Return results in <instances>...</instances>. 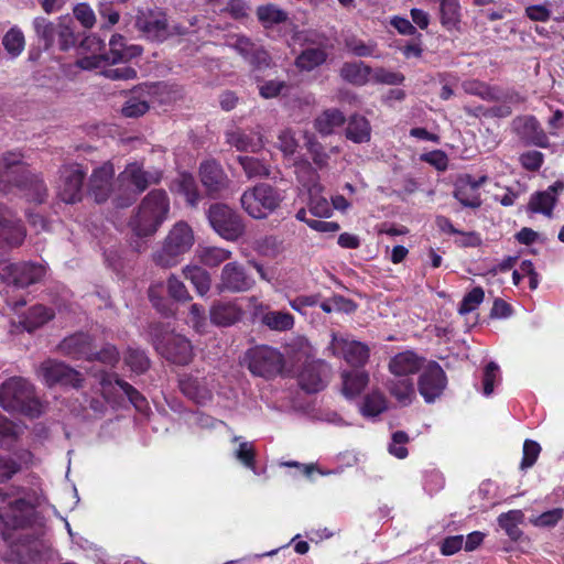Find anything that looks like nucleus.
<instances>
[{
  "label": "nucleus",
  "instance_id": "nucleus-1",
  "mask_svg": "<svg viewBox=\"0 0 564 564\" xmlns=\"http://www.w3.org/2000/svg\"><path fill=\"white\" fill-rule=\"evenodd\" d=\"M21 154L8 153L0 161V186L9 191V185L14 184L24 192L26 199L42 203L46 195V187L42 180L31 175L22 165Z\"/></svg>",
  "mask_w": 564,
  "mask_h": 564
},
{
  "label": "nucleus",
  "instance_id": "nucleus-2",
  "mask_svg": "<svg viewBox=\"0 0 564 564\" xmlns=\"http://www.w3.org/2000/svg\"><path fill=\"white\" fill-rule=\"evenodd\" d=\"M0 406L8 412L30 417L42 413V404L35 395L34 387L20 377H12L0 386Z\"/></svg>",
  "mask_w": 564,
  "mask_h": 564
},
{
  "label": "nucleus",
  "instance_id": "nucleus-3",
  "mask_svg": "<svg viewBox=\"0 0 564 564\" xmlns=\"http://www.w3.org/2000/svg\"><path fill=\"white\" fill-rule=\"evenodd\" d=\"M169 210L166 193L161 189L152 191L143 198L137 215L130 221V227L139 237L153 235L166 219Z\"/></svg>",
  "mask_w": 564,
  "mask_h": 564
},
{
  "label": "nucleus",
  "instance_id": "nucleus-4",
  "mask_svg": "<svg viewBox=\"0 0 564 564\" xmlns=\"http://www.w3.org/2000/svg\"><path fill=\"white\" fill-rule=\"evenodd\" d=\"M160 180L158 172H148L137 163H130L119 174L117 178V191L115 193V205L117 207H128L132 205L138 195L145 191L152 183Z\"/></svg>",
  "mask_w": 564,
  "mask_h": 564
},
{
  "label": "nucleus",
  "instance_id": "nucleus-5",
  "mask_svg": "<svg viewBox=\"0 0 564 564\" xmlns=\"http://www.w3.org/2000/svg\"><path fill=\"white\" fill-rule=\"evenodd\" d=\"M283 198L279 189L267 183H259L242 193L240 204L250 217L264 219L280 207Z\"/></svg>",
  "mask_w": 564,
  "mask_h": 564
},
{
  "label": "nucleus",
  "instance_id": "nucleus-6",
  "mask_svg": "<svg viewBox=\"0 0 564 564\" xmlns=\"http://www.w3.org/2000/svg\"><path fill=\"white\" fill-rule=\"evenodd\" d=\"M134 25L141 35L152 42H163L167 37L187 33L185 28L170 25L166 14L160 9H140Z\"/></svg>",
  "mask_w": 564,
  "mask_h": 564
},
{
  "label": "nucleus",
  "instance_id": "nucleus-7",
  "mask_svg": "<svg viewBox=\"0 0 564 564\" xmlns=\"http://www.w3.org/2000/svg\"><path fill=\"white\" fill-rule=\"evenodd\" d=\"M195 242L193 229L185 221L176 223L165 238L160 251L154 254V261L161 267H172L177 258L191 250Z\"/></svg>",
  "mask_w": 564,
  "mask_h": 564
},
{
  "label": "nucleus",
  "instance_id": "nucleus-8",
  "mask_svg": "<svg viewBox=\"0 0 564 564\" xmlns=\"http://www.w3.org/2000/svg\"><path fill=\"white\" fill-rule=\"evenodd\" d=\"M142 54V47L139 45H127L126 39L121 34H113L109 40V52L107 54L84 56L77 61L82 69L97 70L106 62L111 65L127 64L134 57Z\"/></svg>",
  "mask_w": 564,
  "mask_h": 564
},
{
  "label": "nucleus",
  "instance_id": "nucleus-9",
  "mask_svg": "<svg viewBox=\"0 0 564 564\" xmlns=\"http://www.w3.org/2000/svg\"><path fill=\"white\" fill-rule=\"evenodd\" d=\"M212 228L225 240L237 241L245 234L241 216L226 204H213L207 212Z\"/></svg>",
  "mask_w": 564,
  "mask_h": 564
},
{
  "label": "nucleus",
  "instance_id": "nucleus-10",
  "mask_svg": "<svg viewBox=\"0 0 564 564\" xmlns=\"http://www.w3.org/2000/svg\"><path fill=\"white\" fill-rule=\"evenodd\" d=\"M153 344L158 352L176 365H187L193 358L189 340L173 332L153 334Z\"/></svg>",
  "mask_w": 564,
  "mask_h": 564
},
{
  "label": "nucleus",
  "instance_id": "nucleus-11",
  "mask_svg": "<svg viewBox=\"0 0 564 564\" xmlns=\"http://www.w3.org/2000/svg\"><path fill=\"white\" fill-rule=\"evenodd\" d=\"M246 361L254 376L271 378L281 371L283 356L269 346H257L247 351Z\"/></svg>",
  "mask_w": 564,
  "mask_h": 564
},
{
  "label": "nucleus",
  "instance_id": "nucleus-12",
  "mask_svg": "<svg viewBox=\"0 0 564 564\" xmlns=\"http://www.w3.org/2000/svg\"><path fill=\"white\" fill-rule=\"evenodd\" d=\"M0 279L8 286L23 289L39 282L46 273L44 265L32 262L0 263Z\"/></svg>",
  "mask_w": 564,
  "mask_h": 564
},
{
  "label": "nucleus",
  "instance_id": "nucleus-13",
  "mask_svg": "<svg viewBox=\"0 0 564 564\" xmlns=\"http://www.w3.org/2000/svg\"><path fill=\"white\" fill-rule=\"evenodd\" d=\"M34 507L25 499H15L0 507V521L4 539H10L11 530L25 529L34 516Z\"/></svg>",
  "mask_w": 564,
  "mask_h": 564
},
{
  "label": "nucleus",
  "instance_id": "nucleus-14",
  "mask_svg": "<svg viewBox=\"0 0 564 564\" xmlns=\"http://www.w3.org/2000/svg\"><path fill=\"white\" fill-rule=\"evenodd\" d=\"M330 337L328 350H330L334 356L343 357L354 367H362L367 364L370 349L366 344L355 340L349 335L332 333Z\"/></svg>",
  "mask_w": 564,
  "mask_h": 564
},
{
  "label": "nucleus",
  "instance_id": "nucleus-15",
  "mask_svg": "<svg viewBox=\"0 0 564 564\" xmlns=\"http://www.w3.org/2000/svg\"><path fill=\"white\" fill-rule=\"evenodd\" d=\"M86 171L79 164L65 165L59 171L57 195L67 204L79 202L83 197V185Z\"/></svg>",
  "mask_w": 564,
  "mask_h": 564
},
{
  "label": "nucleus",
  "instance_id": "nucleus-16",
  "mask_svg": "<svg viewBox=\"0 0 564 564\" xmlns=\"http://www.w3.org/2000/svg\"><path fill=\"white\" fill-rule=\"evenodd\" d=\"M39 372L47 386L62 384L78 388L83 381L80 372L57 360L48 359L42 362Z\"/></svg>",
  "mask_w": 564,
  "mask_h": 564
},
{
  "label": "nucleus",
  "instance_id": "nucleus-17",
  "mask_svg": "<svg viewBox=\"0 0 564 564\" xmlns=\"http://www.w3.org/2000/svg\"><path fill=\"white\" fill-rule=\"evenodd\" d=\"M199 177L208 196L220 197L230 186V180L215 160L204 161L199 166Z\"/></svg>",
  "mask_w": 564,
  "mask_h": 564
},
{
  "label": "nucleus",
  "instance_id": "nucleus-18",
  "mask_svg": "<svg viewBox=\"0 0 564 564\" xmlns=\"http://www.w3.org/2000/svg\"><path fill=\"white\" fill-rule=\"evenodd\" d=\"M254 279L239 262H228L220 273L218 289L231 293L247 292L254 285Z\"/></svg>",
  "mask_w": 564,
  "mask_h": 564
},
{
  "label": "nucleus",
  "instance_id": "nucleus-19",
  "mask_svg": "<svg viewBox=\"0 0 564 564\" xmlns=\"http://www.w3.org/2000/svg\"><path fill=\"white\" fill-rule=\"evenodd\" d=\"M115 169L111 163H105L94 170L89 180V194L97 203L106 202L110 196L115 203L117 182L112 184Z\"/></svg>",
  "mask_w": 564,
  "mask_h": 564
},
{
  "label": "nucleus",
  "instance_id": "nucleus-20",
  "mask_svg": "<svg viewBox=\"0 0 564 564\" xmlns=\"http://www.w3.org/2000/svg\"><path fill=\"white\" fill-rule=\"evenodd\" d=\"M446 387V376L436 362H430L419 379V392L427 403L437 399Z\"/></svg>",
  "mask_w": 564,
  "mask_h": 564
},
{
  "label": "nucleus",
  "instance_id": "nucleus-21",
  "mask_svg": "<svg viewBox=\"0 0 564 564\" xmlns=\"http://www.w3.org/2000/svg\"><path fill=\"white\" fill-rule=\"evenodd\" d=\"M564 191V182L556 181L545 191L535 192L531 195L528 209L534 214H542L552 217L553 209L557 203L558 195Z\"/></svg>",
  "mask_w": 564,
  "mask_h": 564
},
{
  "label": "nucleus",
  "instance_id": "nucleus-22",
  "mask_svg": "<svg viewBox=\"0 0 564 564\" xmlns=\"http://www.w3.org/2000/svg\"><path fill=\"white\" fill-rule=\"evenodd\" d=\"M25 230L19 220L14 219L11 212L0 207V245L15 248L22 245Z\"/></svg>",
  "mask_w": 564,
  "mask_h": 564
},
{
  "label": "nucleus",
  "instance_id": "nucleus-23",
  "mask_svg": "<svg viewBox=\"0 0 564 564\" xmlns=\"http://www.w3.org/2000/svg\"><path fill=\"white\" fill-rule=\"evenodd\" d=\"M58 349L65 356L93 361L91 338L87 334L78 333L64 338Z\"/></svg>",
  "mask_w": 564,
  "mask_h": 564
},
{
  "label": "nucleus",
  "instance_id": "nucleus-24",
  "mask_svg": "<svg viewBox=\"0 0 564 564\" xmlns=\"http://www.w3.org/2000/svg\"><path fill=\"white\" fill-rule=\"evenodd\" d=\"M242 315V308L234 301H217L209 310L212 323L223 327L231 326L239 322Z\"/></svg>",
  "mask_w": 564,
  "mask_h": 564
},
{
  "label": "nucleus",
  "instance_id": "nucleus-25",
  "mask_svg": "<svg viewBox=\"0 0 564 564\" xmlns=\"http://www.w3.org/2000/svg\"><path fill=\"white\" fill-rule=\"evenodd\" d=\"M423 366V358L411 350L397 354L390 359L389 370L394 377L410 378Z\"/></svg>",
  "mask_w": 564,
  "mask_h": 564
},
{
  "label": "nucleus",
  "instance_id": "nucleus-26",
  "mask_svg": "<svg viewBox=\"0 0 564 564\" xmlns=\"http://www.w3.org/2000/svg\"><path fill=\"white\" fill-rule=\"evenodd\" d=\"M328 367L324 362L307 365L300 375V384L308 393L323 390L326 387Z\"/></svg>",
  "mask_w": 564,
  "mask_h": 564
},
{
  "label": "nucleus",
  "instance_id": "nucleus-27",
  "mask_svg": "<svg viewBox=\"0 0 564 564\" xmlns=\"http://www.w3.org/2000/svg\"><path fill=\"white\" fill-rule=\"evenodd\" d=\"M226 142L241 152H259L263 145L262 135L258 132H245L240 129H231L226 132Z\"/></svg>",
  "mask_w": 564,
  "mask_h": 564
},
{
  "label": "nucleus",
  "instance_id": "nucleus-28",
  "mask_svg": "<svg viewBox=\"0 0 564 564\" xmlns=\"http://www.w3.org/2000/svg\"><path fill=\"white\" fill-rule=\"evenodd\" d=\"M516 129L521 138L528 143L544 148L547 144V137L541 128L540 122L532 116L514 120Z\"/></svg>",
  "mask_w": 564,
  "mask_h": 564
},
{
  "label": "nucleus",
  "instance_id": "nucleus-29",
  "mask_svg": "<svg viewBox=\"0 0 564 564\" xmlns=\"http://www.w3.org/2000/svg\"><path fill=\"white\" fill-rule=\"evenodd\" d=\"M181 391L197 404H205L212 400L213 393L206 379L184 376L180 379Z\"/></svg>",
  "mask_w": 564,
  "mask_h": 564
},
{
  "label": "nucleus",
  "instance_id": "nucleus-30",
  "mask_svg": "<svg viewBox=\"0 0 564 564\" xmlns=\"http://www.w3.org/2000/svg\"><path fill=\"white\" fill-rule=\"evenodd\" d=\"M343 394L348 398H355L361 393L369 382V375L366 371L351 370L341 373Z\"/></svg>",
  "mask_w": 564,
  "mask_h": 564
},
{
  "label": "nucleus",
  "instance_id": "nucleus-31",
  "mask_svg": "<svg viewBox=\"0 0 564 564\" xmlns=\"http://www.w3.org/2000/svg\"><path fill=\"white\" fill-rule=\"evenodd\" d=\"M308 212L319 218H328L333 214V207L325 196L322 195V186L314 183L308 188Z\"/></svg>",
  "mask_w": 564,
  "mask_h": 564
},
{
  "label": "nucleus",
  "instance_id": "nucleus-32",
  "mask_svg": "<svg viewBox=\"0 0 564 564\" xmlns=\"http://www.w3.org/2000/svg\"><path fill=\"white\" fill-rule=\"evenodd\" d=\"M341 77L358 86L371 82L372 68L362 62L345 63L340 69Z\"/></svg>",
  "mask_w": 564,
  "mask_h": 564
},
{
  "label": "nucleus",
  "instance_id": "nucleus-33",
  "mask_svg": "<svg viewBox=\"0 0 564 564\" xmlns=\"http://www.w3.org/2000/svg\"><path fill=\"white\" fill-rule=\"evenodd\" d=\"M392 397L402 405H409L415 398V390L411 378L395 377L388 384Z\"/></svg>",
  "mask_w": 564,
  "mask_h": 564
},
{
  "label": "nucleus",
  "instance_id": "nucleus-34",
  "mask_svg": "<svg viewBox=\"0 0 564 564\" xmlns=\"http://www.w3.org/2000/svg\"><path fill=\"white\" fill-rule=\"evenodd\" d=\"M173 188L183 195L191 206H195L200 198L195 178L189 173H180L173 183Z\"/></svg>",
  "mask_w": 564,
  "mask_h": 564
},
{
  "label": "nucleus",
  "instance_id": "nucleus-35",
  "mask_svg": "<svg viewBox=\"0 0 564 564\" xmlns=\"http://www.w3.org/2000/svg\"><path fill=\"white\" fill-rule=\"evenodd\" d=\"M345 116L338 109H327L321 113L314 122L315 129L323 135L332 134L335 129L341 127Z\"/></svg>",
  "mask_w": 564,
  "mask_h": 564
},
{
  "label": "nucleus",
  "instance_id": "nucleus-36",
  "mask_svg": "<svg viewBox=\"0 0 564 564\" xmlns=\"http://www.w3.org/2000/svg\"><path fill=\"white\" fill-rule=\"evenodd\" d=\"M346 137L355 143H365L370 140L371 127L369 121L361 116H352L348 120Z\"/></svg>",
  "mask_w": 564,
  "mask_h": 564
},
{
  "label": "nucleus",
  "instance_id": "nucleus-37",
  "mask_svg": "<svg viewBox=\"0 0 564 564\" xmlns=\"http://www.w3.org/2000/svg\"><path fill=\"white\" fill-rule=\"evenodd\" d=\"M52 318V310L43 305H34L29 310L28 314L22 319H20L19 323L23 329L31 333L34 329L47 323Z\"/></svg>",
  "mask_w": 564,
  "mask_h": 564
},
{
  "label": "nucleus",
  "instance_id": "nucleus-38",
  "mask_svg": "<svg viewBox=\"0 0 564 564\" xmlns=\"http://www.w3.org/2000/svg\"><path fill=\"white\" fill-rule=\"evenodd\" d=\"M327 58V53L322 47H307L295 59L299 69L311 72L322 65Z\"/></svg>",
  "mask_w": 564,
  "mask_h": 564
},
{
  "label": "nucleus",
  "instance_id": "nucleus-39",
  "mask_svg": "<svg viewBox=\"0 0 564 564\" xmlns=\"http://www.w3.org/2000/svg\"><path fill=\"white\" fill-rule=\"evenodd\" d=\"M257 18L264 28H272L289 19L286 11L273 3L260 6L257 9Z\"/></svg>",
  "mask_w": 564,
  "mask_h": 564
},
{
  "label": "nucleus",
  "instance_id": "nucleus-40",
  "mask_svg": "<svg viewBox=\"0 0 564 564\" xmlns=\"http://www.w3.org/2000/svg\"><path fill=\"white\" fill-rule=\"evenodd\" d=\"M238 162L249 180L270 176V165L262 159L239 155Z\"/></svg>",
  "mask_w": 564,
  "mask_h": 564
},
{
  "label": "nucleus",
  "instance_id": "nucleus-41",
  "mask_svg": "<svg viewBox=\"0 0 564 564\" xmlns=\"http://www.w3.org/2000/svg\"><path fill=\"white\" fill-rule=\"evenodd\" d=\"M199 261L207 267H218L231 258L232 252L228 249L206 246L197 250Z\"/></svg>",
  "mask_w": 564,
  "mask_h": 564
},
{
  "label": "nucleus",
  "instance_id": "nucleus-42",
  "mask_svg": "<svg viewBox=\"0 0 564 564\" xmlns=\"http://www.w3.org/2000/svg\"><path fill=\"white\" fill-rule=\"evenodd\" d=\"M441 23L448 30L455 29L460 21L459 0H440Z\"/></svg>",
  "mask_w": 564,
  "mask_h": 564
},
{
  "label": "nucleus",
  "instance_id": "nucleus-43",
  "mask_svg": "<svg viewBox=\"0 0 564 564\" xmlns=\"http://www.w3.org/2000/svg\"><path fill=\"white\" fill-rule=\"evenodd\" d=\"M32 24L36 37L43 42L44 48L48 50L50 47H52L56 36L57 25H55L48 19L43 17H36L33 20Z\"/></svg>",
  "mask_w": 564,
  "mask_h": 564
},
{
  "label": "nucleus",
  "instance_id": "nucleus-44",
  "mask_svg": "<svg viewBox=\"0 0 564 564\" xmlns=\"http://www.w3.org/2000/svg\"><path fill=\"white\" fill-rule=\"evenodd\" d=\"M252 247L263 257L275 258L283 251V241L276 236L268 235L256 239Z\"/></svg>",
  "mask_w": 564,
  "mask_h": 564
},
{
  "label": "nucleus",
  "instance_id": "nucleus-45",
  "mask_svg": "<svg viewBox=\"0 0 564 564\" xmlns=\"http://www.w3.org/2000/svg\"><path fill=\"white\" fill-rule=\"evenodd\" d=\"M523 518L524 514L521 510H510L499 516L498 523L510 539L518 540L522 533L518 525L523 521Z\"/></svg>",
  "mask_w": 564,
  "mask_h": 564
},
{
  "label": "nucleus",
  "instance_id": "nucleus-46",
  "mask_svg": "<svg viewBox=\"0 0 564 564\" xmlns=\"http://www.w3.org/2000/svg\"><path fill=\"white\" fill-rule=\"evenodd\" d=\"M184 275L192 282L196 291L204 295L210 289V275L209 273L198 265H188L184 269Z\"/></svg>",
  "mask_w": 564,
  "mask_h": 564
},
{
  "label": "nucleus",
  "instance_id": "nucleus-47",
  "mask_svg": "<svg viewBox=\"0 0 564 564\" xmlns=\"http://www.w3.org/2000/svg\"><path fill=\"white\" fill-rule=\"evenodd\" d=\"M262 323L272 330L284 332L294 326V317L288 312L271 311L262 316Z\"/></svg>",
  "mask_w": 564,
  "mask_h": 564
},
{
  "label": "nucleus",
  "instance_id": "nucleus-48",
  "mask_svg": "<svg viewBox=\"0 0 564 564\" xmlns=\"http://www.w3.org/2000/svg\"><path fill=\"white\" fill-rule=\"evenodd\" d=\"M387 409V400L379 391L368 393L360 406V412L366 417H375Z\"/></svg>",
  "mask_w": 564,
  "mask_h": 564
},
{
  "label": "nucleus",
  "instance_id": "nucleus-49",
  "mask_svg": "<svg viewBox=\"0 0 564 564\" xmlns=\"http://www.w3.org/2000/svg\"><path fill=\"white\" fill-rule=\"evenodd\" d=\"M97 69L102 76L111 80H130L137 77V70L133 67L127 64L111 65L110 61Z\"/></svg>",
  "mask_w": 564,
  "mask_h": 564
},
{
  "label": "nucleus",
  "instance_id": "nucleus-50",
  "mask_svg": "<svg viewBox=\"0 0 564 564\" xmlns=\"http://www.w3.org/2000/svg\"><path fill=\"white\" fill-rule=\"evenodd\" d=\"M454 197L464 207L478 208L481 205L479 193L471 189L470 186L462 180L455 187Z\"/></svg>",
  "mask_w": 564,
  "mask_h": 564
},
{
  "label": "nucleus",
  "instance_id": "nucleus-51",
  "mask_svg": "<svg viewBox=\"0 0 564 564\" xmlns=\"http://www.w3.org/2000/svg\"><path fill=\"white\" fill-rule=\"evenodd\" d=\"M2 44L6 51L12 56H19L25 45L24 35L18 28H11L3 36Z\"/></svg>",
  "mask_w": 564,
  "mask_h": 564
},
{
  "label": "nucleus",
  "instance_id": "nucleus-52",
  "mask_svg": "<svg viewBox=\"0 0 564 564\" xmlns=\"http://www.w3.org/2000/svg\"><path fill=\"white\" fill-rule=\"evenodd\" d=\"M232 442H239L238 448L234 452L235 458L247 468L256 470V451L253 444L251 442L241 441L240 436H234Z\"/></svg>",
  "mask_w": 564,
  "mask_h": 564
},
{
  "label": "nucleus",
  "instance_id": "nucleus-53",
  "mask_svg": "<svg viewBox=\"0 0 564 564\" xmlns=\"http://www.w3.org/2000/svg\"><path fill=\"white\" fill-rule=\"evenodd\" d=\"M346 48L354 55L359 57L373 56L377 44L372 41L365 42L356 36H349L345 40Z\"/></svg>",
  "mask_w": 564,
  "mask_h": 564
},
{
  "label": "nucleus",
  "instance_id": "nucleus-54",
  "mask_svg": "<svg viewBox=\"0 0 564 564\" xmlns=\"http://www.w3.org/2000/svg\"><path fill=\"white\" fill-rule=\"evenodd\" d=\"M124 364L132 371L142 373L149 368L150 360L143 350L129 348L124 355Z\"/></svg>",
  "mask_w": 564,
  "mask_h": 564
},
{
  "label": "nucleus",
  "instance_id": "nucleus-55",
  "mask_svg": "<svg viewBox=\"0 0 564 564\" xmlns=\"http://www.w3.org/2000/svg\"><path fill=\"white\" fill-rule=\"evenodd\" d=\"M485 292L480 286L474 288L470 292H468L462 300L458 313L460 315H466L473 311H475L484 301Z\"/></svg>",
  "mask_w": 564,
  "mask_h": 564
},
{
  "label": "nucleus",
  "instance_id": "nucleus-56",
  "mask_svg": "<svg viewBox=\"0 0 564 564\" xmlns=\"http://www.w3.org/2000/svg\"><path fill=\"white\" fill-rule=\"evenodd\" d=\"M149 109V101L140 96H131L122 107V115L128 118H135L144 115Z\"/></svg>",
  "mask_w": 564,
  "mask_h": 564
},
{
  "label": "nucleus",
  "instance_id": "nucleus-57",
  "mask_svg": "<svg viewBox=\"0 0 564 564\" xmlns=\"http://www.w3.org/2000/svg\"><path fill=\"white\" fill-rule=\"evenodd\" d=\"M500 381V369L499 366L490 361L485 370H484V378H482V393L486 397H489L494 392L495 384Z\"/></svg>",
  "mask_w": 564,
  "mask_h": 564
},
{
  "label": "nucleus",
  "instance_id": "nucleus-58",
  "mask_svg": "<svg viewBox=\"0 0 564 564\" xmlns=\"http://www.w3.org/2000/svg\"><path fill=\"white\" fill-rule=\"evenodd\" d=\"M405 77L402 73L392 72L383 67L372 69L371 82L384 85H400Z\"/></svg>",
  "mask_w": 564,
  "mask_h": 564
},
{
  "label": "nucleus",
  "instance_id": "nucleus-59",
  "mask_svg": "<svg viewBox=\"0 0 564 564\" xmlns=\"http://www.w3.org/2000/svg\"><path fill=\"white\" fill-rule=\"evenodd\" d=\"M564 509L554 508L530 519V522L539 528H552L563 518Z\"/></svg>",
  "mask_w": 564,
  "mask_h": 564
},
{
  "label": "nucleus",
  "instance_id": "nucleus-60",
  "mask_svg": "<svg viewBox=\"0 0 564 564\" xmlns=\"http://www.w3.org/2000/svg\"><path fill=\"white\" fill-rule=\"evenodd\" d=\"M73 13L83 28H94L96 23V14L88 3L82 2L76 4L73 9Z\"/></svg>",
  "mask_w": 564,
  "mask_h": 564
},
{
  "label": "nucleus",
  "instance_id": "nucleus-61",
  "mask_svg": "<svg viewBox=\"0 0 564 564\" xmlns=\"http://www.w3.org/2000/svg\"><path fill=\"white\" fill-rule=\"evenodd\" d=\"M409 442V436L402 431L394 432L389 443L388 451L391 455L399 459L408 456L405 444Z\"/></svg>",
  "mask_w": 564,
  "mask_h": 564
},
{
  "label": "nucleus",
  "instance_id": "nucleus-62",
  "mask_svg": "<svg viewBox=\"0 0 564 564\" xmlns=\"http://www.w3.org/2000/svg\"><path fill=\"white\" fill-rule=\"evenodd\" d=\"M319 306L325 313H332L334 311L350 313L356 308L351 301L346 300L340 295H336L327 301L322 302Z\"/></svg>",
  "mask_w": 564,
  "mask_h": 564
},
{
  "label": "nucleus",
  "instance_id": "nucleus-63",
  "mask_svg": "<svg viewBox=\"0 0 564 564\" xmlns=\"http://www.w3.org/2000/svg\"><path fill=\"white\" fill-rule=\"evenodd\" d=\"M463 88L467 94L476 95L486 100L495 99V93L486 84L478 80H468L463 84Z\"/></svg>",
  "mask_w": 564,
  "mask_h": 564
},
{
  "label": "nucleus",
  "instance_id": "nucleus-64",
  "mask_svg": "<svg viewBox=\"0 0 564 564\" xmlns=\"http://www.w3.org/2000/svg\"><path fill=\"white\" fill-rule=\"evenodd\" d=\"M540 452L541 446L539 443L531 440H527L523 444V457L521 462V468L525 469L532 467L536 462Z\"/></svg>",
  "mask_w": 564,
  "mask_h": 564
}]
</instances>
